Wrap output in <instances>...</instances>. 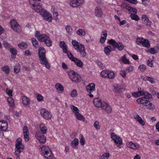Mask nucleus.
<instances>
[{"mask_svg": "<svg viewBox=\"0 0 159 159\" xmlns=\"http://www.w3.org/2000/svg\"><path fill=\"white\" fill-rule=\"evenodd\" d=\"M45 34H40V32L37 31L36 32L35 36L37 38L38 41L40 42L42 39H43Z\"/></svg>", "mask_w": 159, "mask_h": 159, "instance_id": "nucleus-24", "label": "nucleus"}, {"mask_svg": "<svg viewBox=\"0 0 159 159\" xmlns=\"http://www.w3.org/2000/svg\"><path fill=\"white\" fill-rule=\"evenodd\" d=\"M79 144V140L78 139L75 138L71 142V145L72 147L73 148H75V147L77 146Z\"/></svg>", "mask_w": 159, "mask_h": 159, "instance_id": "nucleus-29", "label": "nucleus"}, {"mask_svg": "<svg viewBox=\"0 0 159 159\" xmlns=\"http://www.w3.org/2000/svg\"><path fill=\"white\" fill-rule=\"evenodd\" d=\"M40 113L41 115L46 120H49L51 118V116L48 111L44 108L41 109L40 110Z\"/></svg>", "mask_w": 159, "mask_h": 159, "instance_id": "nucleus-10", "label": "nucleus"}, {"mask_svg": "<svg viewBox=\"0 0 159 159\" xmlns=\"http://www.w3.org/2000/svg\"><path fill=\"white\" fill-rule=\"evenodd\" d=\"M111 138L115 141V143L118 144L117 147H119L122 143V140L120 137L117 136L114 133H112L111 134Z\"/></svg>", "mask_w": 159, "mask_h": 159, "instance_id": "nucleus-9", "label": "nucleus"}, {"mask_svg": "<svg viewBox=\"0 0 159 159\" xmlns=\"http://www.w3.org/2000/svg\"><path fill=\"white\" fill-rule=\"evenodd\" d=\"M18 46L20 48L22 49H25L28 47L27 44L25 42H22L18 44Z\"/></svg>", "mask_w": 159, "mask_h": 159, "instance_id": "nucleus-30", "label": "nucleus"}, {"mask_svg": "<svg viewBox=\"0 0 159 159\" xmlns=\"http://www.w3.org/2000/svg\"><path fill=\"white\" fill-rule=\"evenodd\" d=\"M42 152L43 154L44 157L47 159H52L53 154L50 149L48 147L44 146L41 147Z\"/></svg>", "mask_w": 159, "mask_h": 159, "instance_id": "nucleus-5", "label": "nucleus"}, {"mask_svg": "<svg viewBox=\"0 0 159 159\" xmlns=\"http://www.w3.org/2000/svg\"><path fill=\"white\" fill-rule=\"evenodd\" d=\"M73 61L80 68L83 67L84 64L80 60L76 58L74 60H73Z\"/></svg>", "mask_w": 159, "mask_h": 159, "instance_id": "nucleus-23", "label": "nucleus"}, {"mask_svg": "<svg viewBox=\"0 0 159 159\" xmlns=\"http://www.w3.org/2000/svg\"><path fill=\"white\" fill-rule=\"evenodd\" d=\"M71 96L72 97H75L77 95V93L75 89H73L70 93Z\"/></svg>", "mask_w": 159, "mask_h": 159, "instance_id": "nucleus-53", "label": "nucleus"}, {"mask_svg": "<svg viewBox=\"0 0 159 159\" xmlns=\"http://www.w3.org/2000/svg\"><path fill=\"white\" fill-rule=\"evenodd\" d=\"M36 11L40 13L45 20L49 22H52V15L45 9H43L41 10L40 9H36Z\"/></svg>", "mask_w": 159, "mask_h": 159, "instance_id": "nucleus-3", "label": "nucleus"}, {"mask_svg": "<svg viewBox=\"0 0 159 159\" xmlns=\"http://www.w3.org/2000/svg\"><path fill=\"white\" fill-rule=\"evenodd\" d=\"M70 109L72 110L73 112L76 115L79 112V110L78 108L73 105L70 106Z\"/></svg>", "mask_w": 159, "mask_h": 159, "instance_id": "nucleus-34", "label": "nucleus"}, {"mask_svg": "<svg viewBox=\"0 0 159 159\" xmlns=\"http://www.w3.org/2000/svg\"><path fill=\"white\" fill-rule=\"evenodd\" d=\"M10 51L11 54V57L12 58H15L17 54V50L15 48H10Z\"/></svg>", "mask_w": 159, "mask_h": 159, "instance_id": "nucleus-26", "label": "nucleus"}, {"mask_svg": "<svg viewBox=\"0 0 159 159\" xmlns=\"http://www.w3.org/2000/svg\"><path fill=\"white\" fill-rule=\"evenodd\" d=\"M76 33L77 34L80 36H84L85 34V32L83 29H79L77 31Z\"/></svg>", "mask_w": 159, "mask_h": 159, "instance_id": "nucleus-33", "label": "nucleus"}, {"mask_svg": "<svg viewBox=\"0 0 159 159\" xmlns=\"http://www.w3.org/2000/svg\"><path fill=\"white\" fill-rule=\"evenodd\" d=\"M39 128L40 129V130L42 133L43 134H46L47 129V128L44 126V124H41L39 125Z\"/></svg>", "mask_w": 159, "mask_h": 159, "instance_id": "nucleus-32", "label": "nucleus"}, {"mask_svg": "<svg viewBox=\"0 0 159 159\" xmlns=\"http://www.w3.org/2000/svg\"><path fill=\"white\" fill-rule=\"evenodd\" d=\"M32 6L33 7H36L34 8V9H35V11H36V9H40L41 10H42V9H43L42 8V7L40 5V3H39V4H36L35 3L33 4L32 5Z\"/></svg>", "mask_w": 159, "mask_h": 159, "instance_id": "nucleus-46", "label": "nucleus"}, {"mask_svg": "<svg viewBox=\"0 0 159 159\" xmlns=\"http://www.w3.org/2000/svg\"><path fill=\"white\" fill-rule=\"evenodd\" d=\"M31 42L32 43L33 46L36 48L39 47V45L37 41L36 40V39L34 38H32L31 39Z\"/></svg>", "mask_w": 159, "mask_h": 159, "instance_id": "nucleus-36", "label": "nucleus"}, {"mask_svg": "<svg viewBox=\"0 0 159 159\" xmlns=\"http://www.w3.org/2000/svg\"><path fill=\"white\" fill-rule=\"evenodd\" d=\"M22 100L24 105L26 106L29 105L30 103V100L26 96H24Z\"/></svg>", "mask_w": 159, "mask_h": 159, "instance_id": "nucleus-27", "label": "nucleus"}, {"mask_svg": "<svg viewBox=\"0 0 159 159\" xmlns=\"http://www.w3.org/2000/svg\"><path fill=\"white\" fill-rule=\"evenodd\" d=\"M107 36V31L106 30H104L102 32V34L101 35V39H100V42L102 43H104L105 40L106 39Z\"/></svg>", "mask_w": 159, "mask_h": 159, "instance_id": "nucleus-21", "label": "nucleus"}, {"mask_svg": "<svg viewBox=\"0 0 159 159\" xmlns=\"http://www.w3.org/2000/svg\"><path fill=\"white\" fill-rule=\"evenodd\" d=\"M23 133L24 134L26 133H27V134H29V130L28 129V127L26 126H24L23 128Z\"/></svg>", "mask_w": 159, "mask_h": 159, "instance_id": "nucleus-61", "label": "nucleus"}, {"mask_svg": "<svg viewBox=\"0 0 159 159\" xmlns=\"http://www.w3.org/2000/svg\"><path fill=\"white\" fill-rule=\"evenodd\" d=\"M24 55L26 56H31V53L29 50H26L25 52Z\"/></svg>", "mask_w": 159, "mask_h": 159, "instance_id": "nucleus-62", "label": "nucleus"}, {"mask_svg": "<svg viewBox=\"0 0 159 159\" xmlns=\"http://www.w3.org/2000/svg\"><path fill=\"white\" fill-rule=\"evenodd\" d=\"M103 102L101 101V100L98 98H96L93 100V103L94 105L97 107H101L102 106Z\"/></svg>", "mask_w": 159, "mask_h": 159, "instance_id": "nucleus-15", "label": "nucleus"}, {"mask_svg": "<svg viewBox=\"0 0 159 159\" xmlns=\"http://www.w3.org/2000/svg\"><path fill=\"white\" fill-rule=\"evenodd\" d=\"M147 81H149L152 84H153L155 83V80L154 79L150 77L149 76H147Z\"/></svg>", "mask_w": 159, "mask_h": 159, "instance_id": "nucleus-54", "label": "nucleus"}, {"mask_svg": "<svg viewBox=\"0 0 159 159\" xmlns=\"http://www.w3.org/2000/svg\"><path fill=\"white\" fill-rule=\"evenodd\" d=\"M56 88L57 90L61 91H63L64 88L62 85L59 83H57L55 85Z\"/></svg>", "mask_w": 159, "mask_h": 159, "instance_id": "nucleus-35", "label": "nucleus"}, {"mask_svg": "<svg viewBox=\"0 0 159 159\" xmlns=\"http://www.w3.org/2000/svg\"><path fill=\"white\" fill-rule=\"evenodd\" d=\"M76 118L78 120H82L83 121H84V117L83 116L80 114L79 112L76 114Z\"/></svg>", "mask_w": 159, "mask_h": 159, "instance_id": "nucleus-47", "label": "nucleus"}, {"mask_svg": "<svg viewBox=\"0 0 159 159\" xmlns=\"http://www.w3.org/2000/svg\"><path fill=\"white\" fill-rule=\"evenodd\" d=\"M37 97V99L39 101H43V97L41 94H38Z\"/></svg>", "mask_w": 159, "mask_h": 159, "instance_id": "nucleus-59", "label": "nucleus"}, {"mask_svg": "<svg viewBox=\"0 0 159 159\" xmlns=\"http://www.w3.org/2000/svg\"><path fill=\"white\" fill-rule=\"evenodd\" d=\"M22 140L21 138H18L16 142V148L15 151V155L16 156L18 155L21 152L24 148V145L22 143Z\"/></svg>", "mask_w": 159, "mask_h": 159, "instance_id": "nucleus-4", "label": "nucleus"}, {"mask_svg": "<svg viewBox=\"0 0 159 159\" xmlns=\"http://www.w3.org/2000/svg\"><path fill=\"white\" fill-rule=\"evenodd\" d=\"M143 4L145 6H146L149 3V1L148 0H142Z\"/></svg>", "mask_w": 159, "mask_h": 159, "instance_id": "nucleus-64", "label": "nucleus"}, {"mask_svg": "<svg viewBox=\"0 0 159 159\" xmlns=\"http://www.w3.org/2000/svg\"><path fill=\"white\" fill-rule=\"evenodd\" d=\"M132 19L135 20L136 21H138L139 20V18L138 16L134 14H132L130 16Z\"/></svg>", "mask_w": 159, "mask_h": 159, "instance_id": "nucleus-49", "label": "nucleus"}, {"mask_svg": "<svg viewBox=\"0 0 159 159\" xmlns=\"http://www.w3.org/2000/svg\"><path fill=\"white\" fill-rule=\"evenodd\" d=\"M45 53V50L44 48H39L38 49V55L40 62L41 64L44 65L47 69H49L50 65L46 58Z\"/></svg>", "mask_w": 159, "mask_h": 159, "instance_id": "nucleus-1", "label": "nucleus"}, {"mask_svg": "<svg viewBox=\"0 0 159 159\" xmlns=\"http://www.w3.org/2000/svg\"><path fill=\"white\" fill-rule=\"evenodd\" d=\"M80 143L82 146H83L84 144L85 143V140L83 136H82L81 139H80Z\"/></svg>", "mask_w": 159, "mask_h": 159, "instance_id": "nucleus-60", "label": "nucleus"}, {"mask_svg": "<svg viewBox=\"0 0 159 159\" xmlns=\"http://www.w3.org/2000/svg\"><path fill=\"white\" fill-rule=\"evenodd\" d=\"M144 96V97L147 99H149L152 98V95L147 91L145 92Z\"/></svg>", "mask_w": 159, "mask_h": 159, "instance_id": "nucleus-50", "label": "nucleus"}, {"mask_svg": "<svg viewBox=\"0 0 159 159\" xmlns=\"http://www.w3.org/2000/svg\"><path fill=\"white\" fill-rule=\"evenodd\" d=\"M99 125V122L98 121L96 120L95 121L94 124V127L97 129V130H99L100 128L98 127Z\"/></svg>", "mask_w": 159, "mask_h": 159, "instance_id": "nucleus-58", "label": "nucleus"}, {"mask_svg": "<svg viewBox=\"0 0 159 159\" xmlns=\"http://www.w3.org/2000/svg\"><path fill=\"white\" fill-rule=\"evenodd\" d=\"M110 156V154L108 152L105 153L103 154L100 157V159H106L109 158Z\"/></svg>", "mask_w": 159, "mask_h": 159, "instance_id": "nucleus-43", "label": "nucleus"}, {"mask_svg": "<svg viewBox=\"0 0 159 159\" xmlns=\"http://www.w3.org/2000/svg\"><path fill=\"white\" fill-rule=\"evenodd\" d=\"M145 106L147 107L150 110H153L155 108L154 105L150 102H149V103L148 104H146Z\"/></svg>", "mask_w": 159, "mask_h": 159, "instance_id": "nucleus-41", "label": "nucleus"}, {"mask_svg": "<svg viewBox=\"0 0 159 159\" xmlns=\"http://www.w3.org/2000/svg\"><path fill=\"white\" fill-rule=\"evenodd\" d=\"M137 102L139 104H142L145 105L148 103V100L145 98L144 97H141L137 100Z\"/></svg>", "mask_w": 159, "mask_h": 159, "instance_id": "nucleus-16", "label": "nucleus"}, {"mask_svg": "<svg viewBox=\"0 0 159 159\" xmlns=\"http://www.w3.org/2000/svg\"><path fill=\"white\" fill-rule=\"evenodd\" d=\"M147 52H150L152 54H154L158 52V50H157L155 48H151L147 51Z\"/></svg>", "mask_w": 159, "mask_h": 159, "instance_id": "nucleus-38", "label": "nucleus"}, {"mask_svg": "<svg viewBox=\"0 0 159 159\" xmlns=\"http://www.w3.org/2000/svg\"><path fill=\"white\" fill-rule=\"evenodd\" d=\"M83 1L81 0H72L70 2V4L72 7H77L83 3Z\"/></svg>", "mask_w": 159, "mask_h": 159, "instance_id": "nucleus-13", "label": "nucleus"}, {"mask_svg": "<svg viewBox=\"0 0 159 159\" xmlns=\"http://www.w3.org/2000/svg\"><path fill=\"white\" fill-rule=\"evenodd\" d=\"M126 144L128 147L133 149H135L140 147L139 145V144H134L131 142H128Z\"/></svg>", "mask_w": 159, "mask_h": 159, "instance_id": "nucleus-19", "label": "nucleus"}, {"mask_svg": "<svg viewBox=\"0 0 159 159\" xmlns=\"http://www.w3.org/2000/svg\"><path fill=\"white\" fill-rule=\"evenodd\" d=\"M121 60L125 64H130V62H129V60L126 58V57L125 55H124L121 57Z\"/></svg>", "mask_w": 159, "mask_h": 159, "instance_id": "nucleus-48", "label": "nucleus"}, {"mask_svg": "<svg viewBox=\"0 0 159 159\" xmlns=\"http://www.w3.org/2000/svg\"><path fill=\"white\" fill-rule=\"evenodd\" d=\"M69 76L73 81L78 83L80 82L81 80V77L78 75L77 73L73 70L69 71L68 72Z\"/></svg>", "mask_w": 159, "mask_h": 159, "instance_id": "nucleus-6", "label": "nucleus"}, {"mask_svg": "<svg viewBox=\"0 0 159 159\" xmlns=\"http://www.w3.org/2000/svg\"><path fill=\"white\" fill-rule=\"evenodd\" d=\"M124 90V89L121 86L117 84L114 86L113 91L114 93H119L122 92Z\"/></svg>", "mask_w": 159, "mask_h": 159, "instance_id": "nucleus-20", "label": "nucleus"}, {"mask_svg": "<svg viewBox=\"0 0 159 159\" xmlns=\"http://www.w3.org/2000/svg\"><path fill=\"white\" fill-rule=\"evenodd\" d=\"M104 51L105 53L107 55H108L110 54V52L111 51V47L110 46L106 47L104 48Z\"/></svg>", "mask_w": 159, "mask_h": 159, "instance_id": "nucleus-31", "label": "nucleus"}, {"mask_svg": "<svg viewBox=\"0 0 159 159\" xmlns=\"http://www.w3.org/2000/svg\"><path fill=\"white\" fill-rule=\"evenodd\" d=\"M108 43L111 44L114 48H117L119 51L122 50L124 48L123 44L119 42V43H117L113 39L109 40Z\"/></svg>", "mask_w": 159, "mask_h": 159, "instance_id": "nucleus-8", "label": "nucleus"}, {"mask_svg": "<svg viewBox=\"0 0 159 159\" xmlns=\"http://www.w3.org/2000/svg\"><path fill=\"white\" fill-rule=\"evenodd\" d=\"M35 137L39 141L42 143L46 142V138L43 134L40 133H37L35 135Z\"/></svg>", "mask_w": 159, "mask_h": 159, "instance_id": "nucleus-11", "label": "nucleus"}, {"mask_svg": "<svg viewBox=\"0 0 159 159\" xmlns=\"http://www.w3.org/2000/svg\"><path fill=\"white\" fill-rule=\"evenodd\" d=\"M20 66L19 65H17L14 67V70L15 72L18 73L20 71Z\"/></svg>", "mask_w": 159, "mask_h": 159, "instance_id": "nucleus-56", "label": "nucleus"}, {"mask_svg": "<svg viewBox=\"0 0 159 159\" xmlns=\"http://www.w3.org/2000/svg\"><path fill=\"white\" fill-rule=\"evenodd\" d=\"M108 70H103L101 73V76L103 78H106L108 76Z\"/></svg>", "mask_w": 159, "mask_h": 159, "instance_id": "nucleus-52", "label": "nucleus"}, {"mask_svg": "<svg viewBox=\"0 0 159 159\" xmlns=\"http://www.w3.org/2000/svg\"><path fill=\"white\" fill-rule=\"evenodd\" d=\"M40 42H44L48 47H51L52 45V42L49 37L46 34L45 35L43 39H42Z\"/></svg>", "mask_w": 159, "mask_h": 159, "instance_id": "nucleus-12", "label": "nucleus"}, {"mask_svg": "<svg viewBox=\"0 0 159 159\" xmlns=\"http://www.w3.org/2000/svg\"><path fill=\"white\" fill-rule=\"evenodd\" d=\"M95 15L98 17H100L102 15V12L99 6L96 7L95 10Z\"/></svg>", "mask_w": 159, "mask_h": 159, "instance_id": "nucleus-22", "label": "nucleus"}, {"mask_svg": "<svg viewBox=\"0 0 159 159\" xmlns=\"http://www.w3.org/2000/svg\"><path fill=\"white\" fill-rule=\"evenodd\" d=\"M139 69L141 72H144L146 69V66L143 64L139 66Z\"/></svg>", "mask_w": 159, "mask_h": 159, "instance_id": "nucleus-51", "label": "nucleus"}, {"mask_svg": "<svg viewBox=\"0 0 159 159\" xmlns=\"http://www.w3.org/2000/svg\"><path fill=\"white\" fill-rule=\"evenodd\" d=\"M144 38H138L136 40V42L137 44L139 45H141L143 43Z\"/></svg>", "mask_w": 159, "mask_h": 159, "instance_id": "nucleus-45", "label": "nucleus"}, {"mask_svg": "<svg viewBox=\"0 0 159 159\" xmlns=\"http://www.w3.org/2000/svg\"><path fill=\"white\" fill-rule=\"evenodd\" d=\"M0 129L2 131H5L7 129L8 124L4 120L0 121Z\"/></svg>", "mask_w": 159, "mask_h": 159, "instance_id": "nucleus-17", "label": "nucleus"}, {"mask_svg": "<svg viewBox=\"0 0 159 159\" xmlns=\"http://www.w3.org/2000/svg\"><path fill=\"white\" fill-rule=\"evenodd\" d=\"M66 29L67 32L69 35H71L72 34V29L70 25H67L66 27Z\"/></svg>", "mask_w": 159, "mask_h": 159, "instance_id": "nucleus-42", "label": "nucleus"}, {"mask_svg": "<svg viewBox=\"0 0 159 159\" xmlns=\"http://www.w3.org/2000/svg\"><path fill=\"white\" fill-rule=\"evenodd\" d=\"M71 43L75 49L80 52L81 57H84L86 56L87 53L85 52V47L84 45L75 40H73Z\"/></svg>", "mask_w": 159, "mask_h": 159, "instance_id": "nucleus-2", "label": "nucleus"}, {"mask_svg": "<svg viewBox=\"0 0 159 159\" xmlns=\"http://www.w3.org/2000/svg\"><path fill=\"white\" fill-rule=\"evenodd\" d=\"M60 47L63 49V52L65 53L68 52V50L64 41H61L60 43Z\"/></svg>", "mask_w": 159, "mask_h": 159, "instance_id": "nucleus-25", "label": "nucleus"}, {"mask_svg": "<svg viewBox=\"0 0 159 159\" xmlns=\"http://www.w3.org/2000/svg\"><path fill=\"white\" fill-rule=\"evenodd\" d=\"M1 69L6 74H8L9 73L10 69L8 66H5L2 67Z\"/></svg>", "mask_w": 159, "mask_h": 159, "instance_id": "nucleus-37", "label": "nucleus"}, {"mask_svg": "<svg viewBox=\"0 0 159 159\" xmlns=\"http://www.w3.org/2000/svg\"><path fill=\"white\" fill-rule=\"evenodd\" d=\"M11 29L15 32L20 33L21 31V28L20 25L15 20H11L10 22Z\"/></svg>", "mask_w": 159, "mask_h": 159, "instance_id": "nucleus-7", "label": "nucleus"}, {"mask_svg": "<svg viewBox=\"0 0 159 159\" xmlns=\"http://www.w3.org/2000/svg\"><path fill=\"white\" fill-rule=\"evenodd\" d=\"M143 46L146 47L147 48H149L150 46V44L149 41L147 39L144 38L143 43L141 45Z\"/></svg>", "mask_w": 159, "mask_h": 159, "instance_id": "nucleus-28", "label": "nucleus"}, {"mask_svg": "<svg viewBox=\"0 0 159 159\" xmlns=\"http://www.w3.org/2000/svg\"><path fill=\"white\" fill-rule=\"evenodd\" d=\"M120 74L124 78H125L126 76V73L125 70H121L120 72Z\"/></svg>", "mask_w": 159, "mask_h": 159, "instance_id": "nucleus-63", "label": "nucleus"}, {"mask_svg": "<svg viewBox=\"0 0 159 159\" xmlns=\"http://www.w3.org/2000/svg\"><path fill=\"white\" fill-rule=\"evenodd\" d=\"M146 92V91L144 90L143 89H142L141 91H138V95L139 97L143 95H144V94L145 93V92Z\"/></svg>", "mask_w": 159, "mask_h": 159, "instance_id": "nucleus-57", "label": "nucleus"}, {"mask_svg": "<svg viewBox=\"0 0 159 159\" xmlns=\"http://www.w3.org/2000/svg\"><path fill=\"white\" fill-rule=\"evenodd\" d=\"M103 104L102 106H101L102 109L105 110L107 113H111L112 109L111 106L105 102H103Z\"/></svg>", "mask_w": 159, "mask_h": 159, "instance_id": "nucleus-14", "label": "nucleus"}, {"mask_svg": "<svg viewBox=\"0 0 159 159\" xmlns=\"http://www.w3.org/2000/svg\"><path fill=\"white\" fill-rule=\"evenodd\" d=\"M143 24L146 25L150 26V20H149L148 18L144 20Z\"/></svg>", "mask_w": 159, "mask_h": 159, "instance_id": "nucleus-55", "label": "nucleus"}, {"mask_svg": "<svg viewBox=\"0 0 159 159\" xmlns=\"http://www.w3.org/2000/svg\"><path fill=\"white\" fill-rule=\"evenodd\" d=\"M86 89L88 92L91 93V91L95 90V84L93 83L89 84L86 86Z\"/></svg>", "mask_w": 159, "mask_h": 159, "instance_id": "nucleus-18", "label": "nucleus"}, {"mask_svg": "<svg viewBox=\"0 0 159 159\" xmlns=\"http://www.w3.org/2000/svg\"><path fill=\"white\" fill-rule=\"evenodd\" d=\"M7 101L10 106L13 107L14 106V100L13 98L11 97H9L7 98Z\"/></svg>", "mask_w": 159, "mask_h": 159, "instance_id": "nucleus-39", "label": "nucleus"}, {"mask_svg": "<svg viewBox=\"0 0 159 159\" xmlns=\"http://www.w3.org/2000/svg\"><path fill=\"white\" fill-rule=\"evenodd\" d=\"M67 54L68 57L72 61L74 60L76 58L74 57L71 53L69 51H68V52L65 53Z\"/></svg>", "mask_w": 159, "mask_h": 159, "instance_id": "nucleus-44", "label": "nucleus"}, {"mask_svg": "<svg viewBox=\"0 0 159 159\" xmlns=\"http://www.w3.org/2000/svg\"><path fill=\"white\" fill-rule=\"evenodd\" d=\"M107 77L109 79H113L115 77V74L112 71H108Z\"/></svg>", "mask_w": 159, "mask_h": 159, "instance_id": "nucleus-40", "label": "nucleus"}]
</instances>
